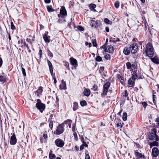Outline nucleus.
<instances>
[{
    "label": "nucleus",
    "mask_w": 159,
    "mask_h": 159,
    "mask_svg": "<svg viewBox=\"0 0 159 159\" xmlns=\"http://www.w3.org/2000/svg\"><path fill=\"white\" fill-rule=\"evenodd\" d=\"M144 52L149 57H152L154 55L153 48L152 44L148 43L146 45V48L145 49ZM151 61L155 64H159V59L156 56L151 58Z\"/></svg>",
    "instance_id": "f257e3e1"
},
{
    "label": "nucleus",
    "mask_w": 159,
    "mask_h": 159,
    "mask_svg": "<svg viewBox=\"0 0 159 159\" xmlns=\"http://www.w3.org/2000/svg\"><path fill=\"white\" fill-rule=\"evenodd\" d=\"M110 83L109 82H107L104 84L103 86V90L102 93L101 95L102 97H104L107 95L108 92V89L110 86Z\"/></svg>",
    "instance_id": "f03ea898"
},
{
    "label": "nucleus",
    "mask_w": 159,
    "mask_h": 159,
    "mask_svg": "<svg viewBox=\"0 0 159 159\" xmlns=\"http://www.w3.org/2000/svg\"><path fill=\"white\" fill-rule=\"evenodd\" d=\"M64 131L63 124H59L57 126V129L55 132V133L57 135H60L63 133Z\"/></svg>",
    "instance_id": "7ed1b4c3"
},
{
    "label": "nucleus",
    "mask_w": 159,
    "mask_h": 159,
    "mask_svg": "<svg viewBox=\"0 0 159 159\" xmlns=\"http://www.w3.org/2000/svg\"><path fill=\"white\" fill-rule=\"evenodd\" d=\"M152 132H149L148 134V137L150 140H152L155 138L157 133V130L155 128H153L152 129Z\"/></svg>",
    "instance_id": "20e7f679"
},
{
    "label": "nucleus",
    "mask_w": 159,
    "mask_h": 159,
    "mask_svg": "<svg viewBox=\"0 0 159 159\" xmlns=\"http://www.w3.org/2000/svg\"><path fill=\"white\" fill-rule=\"evenodd\" d=\"M55 143L57 147H62L64 145L65 143L62 140L60 139H57L55 141Z\"/></svg>",
    "instance_id": "39448f33"
},
{
    "label": "nucleus",
    "mask_w": 159,
    "mask_h": 159,
    "mask_svg": "<svg viewBox=\"0 0 159 159\" xmlns=\"http://www.w3.org/2000/svg\"><path fill=\"white\" fill-rule=\"evenodd\" d=\"M36 107L41 113H42L45 108V105L43 103H36Z\"/></svg>",
    "instance_id": "423d86ee"
},
{
    "label": "nucleus",
    "mask_w": 159,
    "mask_h": 159,
    "mask_svg": "<svg viewBox=\"0 0 159 159\" xmlns=\"http://www.w3.org/2000/svg\"><path fill=\"white\" fill-rule=\"evenodd\" d=\"M129 48L132 54L136 53L138 50V46L136 43H133L130 46Z\"/></svg>",
    "instance_id": "0eeeda50"
},
{
    "label": "nucleus",
    "mask_w": 159,
    "mask_h": 159,
    "mask_svg": "<svg viewBox=\"0 0 159 159\" xmlns=\"http://www.w3.org/2000/svg\"><path fill=\"white\" fill-rule=\"evenodd\" d=\"M17 142V139L15 134L13 133L12 136L11 137L10 141L11 145H15Z\"/></svg>",
    "instance_id": "6e6552de"
},
{
    "label": "nucleus",
    "mask_w": 159,
    "mask_h": 159,
    "mask_svg": "<svg viewBox=\"0 0 159 159\" xmlns=\"http://www.w3.org/2000/svg\"><path fill=\"white\" fill-rule=\"evenodd\" d=\"M48 31H46L43 35V39L44 41L47 43H48L50 42V36L48 35Z\"/></svg>",
    "instance_id": "1a4fd4ad"
},
{
    "label": "nucleus",
    "mask_w": 159,
    "mask_h": 159,
    "mask_svg": "<svg viewBox=\"0 0 159 159\" xmlns=\"http://www.w3.org/2000/svg\"><path fill=\"white\" fill-rule=\"evenodd\" d=\"M134 155L136 157L140 159L145 158V156L141 153L138 152L137 150L134 151Z\"/></svg>",
    "instance_id": "9d476101"
},
{
    "label": "nucleus",
    "mask_w": 159,
    "mask_h": 159,
    "mask_svg": "<svg viewBox=\"0 0 159 159\" xmlns=\"http://www.w3.org/2000/svg\"><path fill=\"white\" fill-rule=\"evenodd\" d=\"M159 151L157 147L153 148L152 150V155L153 157H157L159 154Z\"/></svg>",
    "instance_id": "9b49d317"
},
{
    "label": "nucleus",
    "mask_w": 159,
    "mask_h": 159,
    "mask_svg": "<svg viewBox=\"0 0 159 159\" xmlns=\"http://www.w3.org/2000/svg\"><path fill=\"white\" fill-rule=\"evenodd\" d=\"M70 60L71 64L74 67H76L78 66L77 61L76 59L71 57L70 58Z\"/></svg>",
    "instance_id": "f8f14e48"
},
{
    "label": "nucleus",
    "mask_w": 159,
    "mask_h": 159,
    "mask_svg": "<svg viewBox=\"0 0 159 159\" xmlns=\"http://www.w3.org/2000/svg\"><path fill=\"white\" fill-rule=\"evenodd\" d=\"M43 91V87L42 86H39L38 90L35 91L34 93L35 94H37V96L39 98L40 97V95H42V93Z\"/></svg>",
    "instance_id": "ddd939ff"
},
{
    "label": "nucleus",
    "mask_w": 159,
    "mask_h": 159,
    "mask_svg": "<svg viewBox=\"0 0 159 159\" xmlns=\"http://www.w3.org/2000/svg\"><path fill=\"white\" fill-rule=\"evenodd\" d=\"M107 48H106L104 50L105 52H107L109 53H112L113 52L114 49L112 45L108 46Z\"/></svg>",
    "instance_id": "4468645a"
},
{
    "label": "nucleus",
    "mask_w": 159,
    "mask_h": 159,
    "mask_svg": "<svg viewBox=\"0 0 159 159\" xmlns=\"http://www.w3.org/2000/svg\"><path fill=\"white\" fill-rule=\"evenodd\" d=\"M62 84L59 86V89L60 90H65L66 89V82L64 81L63 80H61Z\"/></svg>",
    "instance_id": "2eb2a0df"
},
{
    "label": "nucleus",
    "mask_w": 159,
    "mask_h": 159,
    "mask_svg": "<svg viewBox=\"0 0 159 159\" xmlns=\"http://www.w3.org/2000/svg\"><path fill=\"white\" fill-rule=\"evenodd\" d=\"M130 50L129 47H125L124 48L123 52L125 55L127 56L130 53Z\"/></svg>",
    "instance_id": "dca6fc26"
},
{
    "label": "nucleus",
    "mask_w": 159,
    "mask_h": 159,
    "mask_svg": "<svg viewBox=\"0 0 159 159\" xmlns=\"http://www.w3.org/2000/svg\"><path fill=\"white\" fill-rule=\"evenodd\" d=\"M91 93V92L89 89L84 88V94L86 97H89Z\"/></svg>",
    "instance_id": "f3484780"
},
{
    "label": "nucleus",
    "mask_w": 159,
    "mask_h": 159,
    "mask_svg": "<svg viewBox=\"0 0 159 159\" xmlns=\"http://www.w3.org/2000/svg\"><path fill=\"white\" fill-rule=\"evenodd\" d=\"M90 25L92 27H94L95 28H97L98 27V22L93 20H91L90 23Z\"/></svg>",
    "instance_id": "a211bd4d"
},
{
    "label": "nucleus",
    "mask_w": 159,
    "mask_h": 159,
    "mask_svg": "<svg viewBox=\"0 0 159 159\" xmlns=\"http://www.w3.org/2000/svg\"><path fill=\"white\" fill-rule=\"evenodd\" d=\"M117 77L120 80L121 84H123L124 83V78L123 76L120 74H117Z\"/></svg>",
    "instance_id": "6ab92c4d"
},
{
    "label": "nucleus",
    "mask_w": 159,
    "mask_h": 159,
    "mask_svg": "<svg viewBox=\"0 0 159 159\" xmlns=\"http://www.w3.org/2000/svg\"><path fill=\"white\" fill-rule=\"evenodd\" d=\"M60 13L65 15V16H67V12L64 6L61 7L60 10Z\"/></svg>",
    "instance_id": "aec40b11"
},
{
    "label": "nucleus",
    "mask_w": 159,
    "mask_h": 159,
    "mask_svg": "<svg viewBox=\"0 0 159 159\" xmlns=\"http://www.w3.org/2000/svg\"><path fill=\"white\" fill-rule=\"evenodd\" d=\"M128 84L129 87H133L134 86L135 80L129 78L128 81Z\"/></svg>",
    "instance_id": "412c9836"
},
{
    "label": "nucleus",
    "mask_w": 159,
    "mask_h": 159,
    "mask_svg": "<svg viewBox=\"0 0 159 159\" xmlns=\"http://www.w3.org/2000/svg\"><path fill=\"white\" fill-rule=\"evenodd\" d=\"M96 7V5L94 4L91 3L89 5V7L91 11L96 12V11L95 9Z\"/></svg>",
    "instance_id": "4be33fe9"
},
{
    "label": "nucleus",
    "mask_w": 159,
    "mask_h": 159,
    "mask_svg": "<svg viewBox=\"0 0 159 159\" xmlns=\"http://www.w3.org/2000/svg\"><path fill=\"white\" fill-rule=\"evenodd\" d=\"M49 159H55L56 158L55 155L52 153V151L51 150L49 153Z\"/></svg>",
    "instance_id": "5701e85b"
},
{
    "label": "nucleus",
    "mask_w": 159,
    "mask_h": 159,
    "mask_svg": "<svg viewBox=\"0 0 159 159\" xmlns=\"http://www.w3.org/2000/svg\"><path fill=\"white\" fill-rule=\"evenodd\" d=\"M78 109V104L77 102H74L73 103V110L74 111H76Z\"/></svg>",
    "instance_id": "b1692460"
},
{
    "label": "nucleus",
    "mask_w": 159,
    "mask_h": 159,
    "mask_svg": "<svg viewBox=\"0 0 159 159\" xmlns=\"http://www.w3.org/2000/svg\"><path fill=\"white\" fill-rule=\"evenodd\" d=\"M158 144V143L155 141L153 142L150 143L149 145L150 148H152L153 146H157Z\"/></svg>",
    "instance_id": "393cba45"
},
{
    "label": "nucleus",
    "mask_w": 159,
    "mask_h": 159,
    "mask_svg": "<svg viewBox=\"0 0 159 159\" xmlns=\"http://www.w3.org/2000/svg\"><path fill=\"white\" fill-rule=\"evenodd\" d=\"M0 82L4 83L6 82V77L1 75L0 76Z\"/></svg>",
    "instance_id": "a878e982"
},
{
    "label": "nucleus",
    "mask_w": 159,
    "mask_h": 159,
    "mask_svg": "<svg viewBox=\"0 0 159 159\" xmlns=\"http://www.w3.org/2000/svg\"><path fill=\"white\" fill-rule=\"evenodd\" d=\"M47 9L48 10V11L49 12H51L53 11H54V9L52 8V6H47Z\"/></svg>",
    "instance_id": "bb28decb"
},
{
    "label": "nucleus",
    "mask_w": 159,
    "mask_h": 159,
    "mask_svg": "<svg viewBox=\"0 0 159 159\" xmlns=\"http://www.w3.org/2000/svg\"><path fill=\"white\" fill-rule=\"evenodd\" d=\"M127 115L126 112H124L123 113V115L122 116L123 120L124 121H125L127 120Z\"/></svg>",
    "instance_id": "cd10ccee"
},
{
    "label": "nucleus",
    "mask_w": 159,
    "mask_h": 159,
    "mask_svg": "<svg viewBox=\"0 0 159 159\" xmlns=\"http://www.w3.org/2000/svg\"><path fill=\"white\" fill-rule=\"evenodd\" d=\"M47 62L49 66V69H51L53 68V66L51 62L48 59H47Z\"/></svg>",
    "instance_id": "c85d7f7f"
},
{
    "label": "nucleus",
    "mask_w": 159,
    "mask_h": 159,
    "mask_svg": "<svg viewBox=\"0 0 159 159\" xmlns=\"http://www.w3.org/2000/svg\"><path fill=\"white\" fill-rule=\"evenodd\" d=\"M80 104L81 106L84 107L86 105L87 103L85 100H84L80 102Z\"/></svg>",
    "instance_id": "c756f323"
},
{
    "label": "nucleus",
    "mask_w": 159,
    "mask_h": 159,
    "mask_svg": "<svg viewBox=\"0 0 159 159\" xmlns=\"http://www.w3.org/2000/svg\"><path fill=\"white\" fill-rule=\"evenodd\" d=\"M96 61L98 62L102 61V58L99 56H97L96 58Z\"/></svg>",
    "instance_id": "7c9ffc66"
},
{
    "label": "nucleus",
    "mask_w": 159,
    "mask_h": 159,
    "mask_svg": "<svg viewBox=\"0 0 159 159\" xmlns=\"http://www.w3.org/2000/svg\"><path fill=\"white\" fill-rule=\"evenodd\" d=\"M120 5V2L118 1H116L114 3V6L117 9L119 7Z\"/></svg>",
    "instance_id": "2f4dec72"
},
{
    "label": "nucleus",
    "mask_w": 159,
    "mask_h": 159,
    "mask_svg": "<svg viewBox=\"0 0 159 159\" xmlns=\"http://www.w3.org/2000/svg\"><path fill=\"white\" fill-rule=\"evenodd\" d=\"M126 65L127 69H129L131 68V65L130 62H127Z\"/></svg>",
    "instance_id": "473e14b6"
},
{
    "label": "nucleus",
    "mask_w": 159,
    "mask_h": 159,
    "mask_svg": "<svg viewBox=\"0 0 159 159\" xmlns=\"http://www.w3.org/2000/svg\"><path fill=\"white\" fill-rule=\"evenodd\" d=\"M77 28L80 31H84V28L81 25H78L77 26Z\"/></svg>",
    "instance_id": "72a5a7b5"
},
{
    "label": "nucleus",
    "mask_w": 159,
    "mask_h": 159,
    "mask_svg": "<svg viewBox=\"0 0 159 159\" xmlns=\"http://www.w3.org/2000/svg\"><path fill=\"white\" fill-rule=\"evenodd\" d=\"M104 58L106 60H110V55L108 54H106L104 56Z\"/></svg>",
    "instance_id": "f704fd0d"
},
{
    "label": "nucleus",
    "mask_w": 159,
    "mask_h": 159,
    "mask_svg": "<svg viewBox=\"0 0 159 159\" xmlns=\"http://www.w3.org/2000/svg\"><path fill=\"white\" fill-rule=\"evenodd\" d=\"M66 21L65 19H59L58 20L57 22L59 23H62L66 22Z\"/></svg>",
    "instance_id": "c9c22d12"
},
{
    "label": "nucleus",
    "mask_w": 159,
    "mask_h": 159,
    "mask_svg": "<svg viewBox=\"0 0 159 159\" xmlns=\"http://www.w3.org/2000/svg\"><path fill=\"white\" fill-rule=\"evenodd\" d=\"M48 54V56L51 58H52L53 57V55L52 53L49 50L47 51Z\"/></svg>",
    "instance_id": "e433bc0d"
},
{
    "label": "nucleus",
    "mask_w": 159,
    "mask_h": 159,
    "mask_svg": "<svg viewBox=\"0 0 159 159\" xmlns=\"http://www.w3.org/2000/svg\"><path fill=\"white\" fill-rule=\"evenodd\" d=\"M58 16L59 18V19H65L64 17V16H65V15H63V14H61L60 13L58 14Z\"/></svg>",
    "instance_id": "4c0bfd02"
},
{
    "label": "nucleus",
    "mask_w": 159,
    "mask_h": 159,
    "mask_svg": "<svg viewBox=\"0 0 159 159\" xmlns=\"http://www.w3.org/2000/svg\"><path fill=\"white\" fill-rule=\"evenodd\" d=\"M104 22L107 24H110L111 23V22L107 18H105L104 20Z\"/></svg>",
    "instance_id": "58836bf2"
},
{
    "label": "nucleus",
    "mask_w": 159,
    "mask_h": 159,
    "mask_svg": "<svg viewBox=\"0 0 159 159\" xmlns=\"http://www.w3.org/2000/svg\"><path fill=\"white\" fill-rule=\"evenodd\" d=\"M65 63L64 66L66 67L68 69H69V63L67 61L63 62Z\"/></svg>",
    "instance_id": "ea45409f"
},
{
    "label": "nucleus",
    "mask_w": 159,
    "mask_h": 159,
    "mask_svg": "<svg viewBox=\"0 0 159 159\" xmlns=\"http://www.w3.org/2000/svg\"><path fill=\"white\" fill-rule=\"evenodd\" d=\"M92 42L93 46L96 47L97 46V44L96 40H92Z\"/></svg>",
    "instance_id": "a19ab883"
},
{
    "label": "nucleus",
    "mask_w": 159,
    "mask_h": 159,
    "mask_svg": "<svg viewBox=\"0 0 159 159\" xmlns=\"http://www.w3.org/2000/svg\"><path fill=\"white\" fill-rule=\"evenodd\" d=\"M72 122V121L70 119H67V120H65L64 121V123L62 124H63V125L64 124H69V122Z\"/></svg>",
    "instance_id": "79ce46f5"
},
{
    "label": "nucleus",
    "mask_w": 159,
    "mask_h": 159,
    "mask_svg": "<svg viewBox=\"0 0 159 159\" xmlns=\"http://www.w3.org/2000/svg\"><path fill=\"white\" fill-rule=\"evenodd\" d=\"M49 126L51 129H52L53 127V122L52 121H50L49 123Z\"/></svg>",
    "instance_id": "37998d69"
},
{
    "label": "nucleus",
    "mask_w": 159,
    "mask_h": 159,
    "mask_svg": "<svg viewBox=\"0 0 159 159\" xmlns=\"http://www.w3.org/2000/svg\"><path fill=\"white\" fill-rule=\"evenodd\" d=\"M124 125V123H117L116 125V127H118L119 126H120V128H122L123 127Z\"/></svg>",
    "instance_id": "c03bdc74"
},
{
    "label": "nucleus",
    "mask_w": 159,
    "mask_h": 159,
    "mask_svg": "<svg viewBox=\"0 0 159 159\" xmlns=\"http://www.w3.org/2000/svg\"><path fill=\"white\" fill-rule=\"evenodd\" d=\"M22 72L24 76H26V74L25 73V69L22 67H21Z\"/></svg>",
    "instance_id": "a18cd8bd"
},
{
    "label": "nucleus",
    "mask_w": 159,
    "mask_h": 159,
    "mask_svg": "<svg viewBox=\"0 0 159 159\" xmlns=\"http://www.w3.org/2000/svg\"><path fill=\"white\" fill-rule=\"evenodd\" d=\"M104 66H101L99 69V72L101 73L104 70Z\"/></svg>",
    "instance_id": "49530a36"
},
{
    "label": "nucleus",
    "mask_w": 159,
    "mask_h": 159,
    "mask_svg": "<svg viewBox=\"0 0 159 159\" xmlns=\"http://www.w3.org/2000/svg\"><path fill=\"white\" fill-rule=\"evenodd\" d=\"M11 29L12 30H14L16 29V27L14 25L13 22L12 21L11 22Z\"/></svg>",
    "instance_id": "de8ad7c7"
},
{
    "label": "nucleus",
    "mask_w": 159,
    "mask_h": 159,
    "mask_svg": "<svg viewBox=\"0 0 159 159\" xmlns=\"http://www.w3.org/2000/svg\"><path fill=\"white\" fill-rule=\"evenodd\" d=\"M98 89V87L97 85L94 84L93 86V88L92 89H93L94 91H96Z\"/></svg>",
    "instance_id": "09e8293b"
},
{
    "label": "nucleus",
    "mask_w": 159,
    "mask_h": 159,
    "mask_svg": "<svg viewBox=\"0 0 159 159\" xmlns=\"http://www.w3.org/2000/svg\"><path fill=\"white\" fill-rule=\"evenodd\" d=\"M142 105L144 108L148 106V104L147 102H142Z\"/></svg>",
    "instance_id": "8fccbe9b"
},
{
    "label": "nucleus",
    "mask_w": 159,
    "mask_h": 159,
    "mask_svg": "<svg viewBox=\"0 0 159 159\" xmlns=\"http://www.w3.org/2000/svg\"><path fill=\"white\" fill-rule=\"evenodd\" d=\"M26 41L27 43H30L31 45H32V41L31 39H30L27 38L26 39Z\"/></svg>",
    "instance_id": "3c124183"
},
{
    "label": "nucleus",
    "mask_w": 159,
    "mask_h": 159,
    "mask_svg": "<svg viewBox=\"0 0 159 159\" xmlns=\"http://www.w3.org/2000/svg\"><path fill=\"white\" fill-rule=\"evenodd\" d=\"M73 135H74V138H75V140L76 141H77V139H78V136H77V134L76 133V132L74 133Z\"/></svg>",
    "instance_id": "603ef678"
},
{
    "label": "nucleus",
    "mask_w": 159,
    "mask_h": 159,
    "mask_svg": "<svg viewBox=\"0 0 159 159\" xmlns=\"http://www.w3.org/2000/svg\"><path fill=\"white\" fill-rule=\"evenodd\" d=\"M137 78V76H135L134 75L132 74V75L130 79L135 80Z\"/></svg>",
    "instance_id": "864d4df0"
},
{
    "label": "nucleus",
    "mask_w": 159,
    "mask_h": 159,
    "mask_svg": "<svg viewBox=\"0 0 159 159\" xmlns=\"http://www.w3.org/2000/svg\"><path fill=\"white\" fill-rule=\"evenodd\" d=\"M76 127L75 125H74L72 127V131L74 133L76 132Z\"/></svg>",
    "instance_id": "5fc2aeb1"
},
{
    "label": "nucleus",
    "mask_w": 159,
    "mask_h": 159,
    "mask_svg": "<svg viewBox=\"0 0 159 159\" xmlns=\"http://www.w3.org/2000/svg\"><path fill=\"white\" fill-rule=\"evenodd\" d=\"M85 45L86 46H87L88 45H89V47L90 48L92 46V44L91 43H89L88 42H85Z\"/></svg>",
    "instance_id": "6e6d98bb"
},
{
    "label": "nucleus",
    "mask_w": 159,
    "mask_h": 159,
    "mask_svg": "<svg viewBox=\"0 0 159 159\" xmlns=\"http://www.w3.org/2000/svg\"><path fill=\"white\" fill-rule=\"evenodd\" d=\"M132 75L137 77V69L134 70L133 72V74Z\"/></svg>",
    "instance_id": "4d7b16f0"
},
{
    "label": "nucleus",
    "mask_w": 159,
    "mask_h": 159,
    "mask_svg": "<svg viewBox=\"0 0 159 159\" xmlns=\"http://www.w3.org/2000/svg\"><path fill=\"white\" fill-rule=\"evenodd\" d=\"M155 138V140L156 141H159V138L158 136L156 134Z\"/></svg>",
    "instance_id": "13d9d810"
},
{
    "label": "nucleus",
    "mask_w": 159,
    "mask_h": 159,
    "mask_svg": "<svg viewBox=\"0 0 159 159\" xmlns=\"http://www.w3.org/2000/svg\"><path fill=\"white\" fill-rule=\"evenodd\" d=\"M137 66L136 64H134L131 65V67L134 68V70H136V67Z\"/></svg>",
    "instance_id": "bf43d9fd"
},
{
    "label": "nucleus",
    "mask_w": 159,
    "mask_h": 159,
    "mask_svg": "<svg viewBox=\"0 0 159 159\" xmlns=\"http://www.w3.org/2000/svg\"><path fill=\"white\" fill-rule=\"evenodd\" d=\"M43 137L44 139H46L48 138V136L46 134H43Z\"/></svg>",
    "instance_id": "052dcab7"
},
{
    "label": "nucleus",
    "mask_w": 159,
    "mask_h": 159,
    "mask_svg": "<svg viewBox=\"0 0 159 159\" xmlns=\"http://www.w3.org/2000/svg\"><path fill=\"white\" fill-rule=\"evenodd\" d=\"M24 45L26 47L27 49H29V48L28 46V44H26L25 41L24 42Z\"/></svg>",
    "instance_id": "680f3d73"
},
{
    "label": "nucleus",
    "mask_w": 159,
    "mask_h": 159,
    "mask_svg": "<svg viewBox=\"0 0 159 159\" xmlns=\"http://www.w3.org/2000/svg\"><path fill=\"white\" fill-rule=\"evenodd\" d=\"M2 64V60L1 57H0V68L1 67Z\"/></svg>",
    "instance_id": "e2e57ef3"
},
{
    "label": "nucleus",
    "mask_w": 159,
    "mask_h": 159,
    "mask_svg": "<svg viewBox=\"0 0 159 159\" xmlns=\"http://www.w3.org/2000/svg\"><path fill=\"white\" fill-rule=\"evenodd\" d=\"M128 93L127 92V91L126 90H125V95H124V96L125 97H127L128 96Z\"/></svg>",
    "instance_id": "0e129e2a"
},
{
    "label": "nucleus",
    "mask_w": 159,
    "mask_h": 159,
    "mask_svg": "<svg viewBox=\"0 0 159 159\" xmlns=\"http://www.w3.org/2000/svg\"><path fill=\"white\" fill-rule=\"evenodd\" d=\"M85 159H90V157L88 154L86 155Z\"/></svg>",
    "instance_id": "69168bd1"
},
{
    "label": "nucleus",
    "mask_w": 159,
    "mask_h": 159,
    "mask_svg": "<svg viewBox=\"0 0 159 159\" xmlns=\"http://www.w3.org/2000/svg\"><path fill=\"white\" fill-rule=\"evenodd\" d=\"M82 144H83L84 146L86 147H88V145L86 143V142L85 141H84L82 143Z\"/></svg>",
    "instance_id": "338daca9"
},
{
    "label": "nucleus",
    "mask_w": 159,
    "mask_h": 159,
    "mask_svg": "<svg viewBox=\"0 0 159 159\" xmlns=\"http://www.w3.org/2000/svg\"><path fill=\"white\" fill-rule=\"evenodd\" d=\"M155 121L157 123L158 125L159 124V119L158 117L156 118Z\"/></svg>",
    "instance_id": "774afa93"
}]
</instances>
